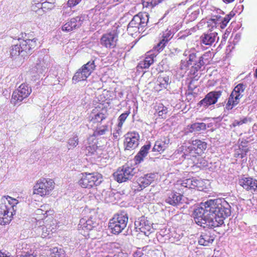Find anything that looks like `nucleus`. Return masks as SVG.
Returning a JSON list of instances; mask_svg holds the SVG:
<instances>
[{"instance_id":"59","label":"nucleus","mask_w":257,"mask_h":257,"mask_svg":"<svg viewBox=\"0 0 257 257\" xmlns=\"http://www.w3.org/2000/svg\"><path fill=\"white\" fill-rule=\"evenodd\" d=\"M143 254L142 252L140 251H136L134 254V257H141L142 255Z\"/></svg>"},{"instance_id":"34","label":"nucleus","mask_w":257,"mask_h":257,"mask_svg":"<svg viewBox=\"0 0 257 257\" xmlns=\"http://www.w3.org/2000/svg\"><path fill=\"white\" fill-rule=\"evenodd\" d=\"M156 57L154 55H149L145 58L143 61H141L138 64V67L142 69L148 68L151 65H152L155 61L154 57Z\"/></svg>"},{"instance_id":"22","label":"nucleus","mask_w":257,"mask_h":257,"mask_svg":"<svg viewBox=\"0 0 257 257\" xmlns=\"http://www.w3.org/2000/svg\"><path fill=\"white\" fill-rule=\"evenodd\" d=\"M217 35L216 32L203 34L200 37L201 43L202 44L210 46L215 42L216 40H218L219 37Z\"/></svg>"},{"instance_id":"2","label":"nucleus","mask_w":257,"mask_h":257,"mask_svg":"<svg viewBox=\"0 0 257 257\" xmlns=\"http://www.w3.org/2000/svg\"><path fill=\"white\" fill-rule=\"evenodd\" d=\"M149 15L140 13L134 16L127 26V31L131 36L138 33L143 34L149 27Z\"/></svg>"},{"instance_id":"61","label":"nucleus","mask_w":257,"mask_h":257,"mask_svg":"<svg viewBox=\"0 0 257 257\" xmlns=\"http://www.w3.org/2000/svg\"><path fill=\"white\" fill-rule=\"evenodd\" d=\"M45 2L46 1V2H49L50 3H53L54 4H55V0H36V2Z\"/></svg>"},{"instance_id":"49","label":"nucleus","mask_w":257,"mask_h":257,"mask_svg":"<svg viewBox=\"0 0 257 257\" xmlns=\"http://www.w3.org/2000/svg\"><path fill=\"white\" fill-rule=\"evenodd\" d=\"M41 6L42 7V10L44 12L51 10L55 6V4L53 3H50L49 2H46V1L43 2L42 5H41Z\"/></svg>"},{"instance_id":"24","label":"nucleus","mask_w":257,"mask_h":257,"mask_svg":"<svg viewBox=\"0 0 257 257\" xmlns=\"http://www.w3.org/2000/svg\"><path fill=\"white\" fill-rule=\"evenodd\" d=\"M18 203V201L9 196H3L1 198V204H5L9 207L10 210L16 213V205Z\"/></svg>"},{"instance_id":"33","label":"nucleus","mask_w":257,"mask_h":257,"mask_svg":"<svg viewBox=\"0 0 257 257\" xmlns=\"http://www.w3.org/2000/svg\"><path fill=\"white\" fill-rule=\"evenodd\" d=\"M170 72L161 75L158 78L160 86L162 88H167L168 85L171 83L170 76Z\"/></svg>"},{"instance_id":"46","label":"nucleus","mask_w":257,"mask_h":257,"mask_svg":"<svg viewBox=\"0 0 257 257\" xmlns=\"http://www.w3.org/2000/svg\"><path fill=\"white\" fill-rule=\"evenodd\" d=\"M193 151H194V150L191 145L188 147L185 146V149L184 151L183 154L182 155V159L183 160L186 158L188 159H190L192 156L191 154Z\"/></svg>"},{"instance_id":"21","label":"nucleus","mask_w":257,"mask_h":257,"mask_svg":"<svg viewBox=\"0 0 257 257\" xmlns=\"http://www.w3.org/2000/svg\"><path fill=\"white\" fill-rule=\"evenodd\" d=\"M48 57L44 56L38 58L37 60L35 68L39 75H45V73L47 72L49 63L47 62Z\"/></svg>"},{"instance_id":"29","label":"nucleus","mask_w":257,"mask_h":257,"mask_svg":"<svg viewBox=\"0 0 257 257\" xmlns=\"http://www.w3.org/2000/svg\"><path fill=\"white\" fill-rule=\"evenodd\" d=\"M240 98L234 95L232 92L229 96L226 103L225 109L227 110H231L234 106L237 105L239 102Z\"/></svg>"},{"instance_id":"43","label":"nucleus","mask_w":257,"mask_h":257,"mask_svg":"<svg viewBox=\"0 0 257 257\" xmlns=\"http://www.w3.org/2000/svg\"><path fill=\"white\" fill-rule=\"evenodd\" d=\"M97 146L95 144L92 145H89L86 147L85 154L86 155L91 156L94 155L96 152Z\"/></svg>"},{"instance_id":"53","label":"nucleus","mask_w":257,"mask_h":257,"mask_svg":"<svg viewBox=\"0 0 257 257\" xmlns=\"http://www.w3.org/2000/svg\"><path fill=\"white\" fill-rule=\"evenodd\" d=\"M166 43V41L162 39V40L155 47V49L158 51L162 50L165 47Z\"/></svg>"},{"instance_id":"50","label":"nucleus","mask_w":257,"mask_h":257,"mask_svg":"<svg viewBox=\"0 0 257 257\" xmlns=\"http://www.w3.org/2000/svg\"><path fill=\"white\" fill-rule=\"evenodd\" d=\"M185 149V146H181V147H179V148L173 153V154L171 156L172 159L177 158L178 155H181V157L182 158V155Z\"/></svg>"},{"instance_id":"52","label":"nucleus","mask_w":257,"mask_h":257,"mask_svg":"<svg viewBox=\"0 0 257 257\" xmlns=\"http://www.w3.org/2000/svg\"><path fill=\"white\" fill-rule=\"evenodd\" d=\"M172 32L170 31H166L163 33L162 40L166 41V42L167 43L169 40L172 38Z\"/></svg>"},{"instance_id":"36","label":"nucleus","mask_w":257,"mask_h":257,"mask_svg":"<svg viewBox=\"0 0 257 257\" xmlns=\"http://www.w3.org/2000/svg\"><path fill=\"white\" fill-rule=\"evenodd\" d=\"M206 129V125L203 122H196L192 124L190 127L191 132H198Z\"/></svg>"},{"instance_id":"31","label":"nucleus","mask_w":257,"mask_h":257,"mask_svg":"<svg viewBox=\"0 0 257 257\" xmlns=\"http://www.w3.org/2000/svg\"><path fill=\"white\" fill-rule=\"evenodd\" d=\"M90 117V122L92 124L100 123L107 117V114L103 113L102 111L96 114L92 112Z\"/></svg>"},{"instance_id":"5","label":"nucleus","mask_w":257,"mask_h":257,"mask_svg":"<svg viewBox=\"0 0 257 257\" xmlns=\"http://www.w3.org/2000/svg\"><path fill=\"white\" fill-rule=\"evenodd\" d=\"M102 181V175L98 173H92L83 175L78 181L79 185L84 188H91L99 185Z\"/></svg>"},{"instance_id":"13","label":"nucleus","mask_w":257,"mask_h":257,"mask_svg":"<svg viewBox=\"0 0 257 257\" xmlns=\"http://www.w3.org/2000/svg\"><path fill=\"white\" fill-rule=\"evenodd\" d=\"M156 175L154 173H149L144 175L143 177L139 178L137 180L138 188L135 190L137 191H141L144 188L150 185L155 180Z\"/></svg>"},{"instance_id":"58","label":"nucleus","mask_w":257,"mask_h":257,"mask_svg":"<svg viewBox=\"0 0 257 257\" xmlns=\"http://www.w3.org/2000/svg\"><path fill=\"white\" fill-rule=\"evenodd\" d=\"M166 108V107L164 106L163 104H159L157 106V108L156 109L157 112L158 113L159 111L162 110L163 109H165Z\"/></svg>"},{"instance_id":"12","label":"nucleus","mask_w":257,"mask_h":257,"mask_svg":"<svg viewBox=\"0 0 257 257\" xmlns=\"http://www.w3.org/2000/svg\"><path fill=\"white\" fill-rule=\"evenodd\" d=\"M139 135L133 132L127 133L125 135L124 145L125 150H133L136 148L139 144Z\"/></svg>"},{"instance_id":"15","label":"nucleus","mask_w":257,"mask_h":257,"mask_svg":"<svg viewBox=\"0 0 257 257\" xmlns=\"http://www.w3.org/2000/svg\"><path fill=\"white\" fill-rule=\"evenodd\" d=\"M15 214V213L10 210L6 205L0 204V224L5 225L9 223Z\"/></svg>"},{"instance_id":"55","label":"nucleus","mask_w":257,"mask_h":257,"mask_svg":"<svg viewBox=\"0 0 257 257\" xmlns=\"http://www.w3.org/2000/svg\"><path fill=\"white\" fill-rule=\"evenodd\" d=\"M239 150L240 152L238 153V156H240V158H243L246 156V153L248 151V149L245 148H243L241 150L240 149H239Z\"/></svg>"},{"instance_id":"10","label":"nucleus","mask_w":257,"mask_h":257,"mask_svg":"<svg viewBox=\"0 0 257 257\" xmlns=\"http://www.w3.org/2000/svg\"><path fill=\"white\" fill-rule=\"evenodd\" d=\"M222 94L221 91H212L208 93L205 97L197 104L198 106L207 108L209 106L215 104Z\"/></svg>"},{"instance_id":"16","label":"nucleus","mask_w":257,"mask_h":257,"mask_svg":"<svg viewBox=\"0 0 257 257\" xmlns=\"http://www.w3.org/2000/svg\"><path fill=\"white\" fill-rule=\"evenodd\" d=\"M82 24L81 17L77 16L71 18L62 27V30L64 32H69L79 28Z\"/></svg>"},{"instance_id":"45","label":"nucleus","mask_w":257,"mask_h":257,"mask_svg":"<svg viewBox=\"0 0 257 257\" xmlns=\"http://www.w3.org/2000/svg\"><path fill=\"white\" fill-rule=\"evenodd\" d=\"M202 66H192L190 70V74L191 75L194 76V78L196 80H198L199 78L198 76V71L200 70Z\"/></svg>"},{"instance_id":"64","label":"nucleus","mask_w":257,"mask_h":257,"mask_svg":"<svg viewBox=\"0 0 257 257\" xmlns=\"http://www.w3.org/2000/svg\"><path fill=\"white\" fill-rule=\"evenodd\" d=\"M104 257H117V256H116V255H113V256H111V255H107L105 256H104Z\"/></svg>"},{"instance_id":"56","label":"nucleus","mask_w":257,"mask_h":257,"mask_svg":"<svg viewBox=\"0 0 257 257\" xmlns=\"http://www.w3.org/2000/svg\"><path fill=\"white\" fill-rule=\"evenodd\" d=\"M168 112V109L166 107L163 109L162 110L159 111L158 114L159 116H161L162 118H165L166 117V114Z\"/></svg>"},{"instance_id":"3","label":"nucleus","mask_w":257,"mask_h":257,"mask_svg":"<svg viewBox=\"0 0 257 257\" xmlns=\"http://www.w3.org/2000/svg\"><path fill=\"white\" fill-rule=\"evenodd\" d=\"M128 222V216L126 213L121 212L114 215L110 219L108 227L112 233L118 234L126 227Z\"/></svg>"},{"instance_id":"51","label":"nucleus","mask_w":257,"mask_h":257,"mask_svg":"<svg viewBox=\"0 0 257 257\" xmlns=\"http://www.w3.org/2000/svg\"><path fill=\"white\" fill-rule=\"evenodd\" d=\"M36 254L34 251L30 250V251H23L20 257H35Z\"/></svg>"},{"instance_id":"54","label":"nucleus","mask_w":257,"mask_h":257,"mask_svg":"<svg viewBox=\"0 0 257 257\" xmlns=\"http://www.w3.org/2000/svg\"><path fill=\"white\" fill-rule=\"evenodd\" d=\"M115 244L113 242L107 243L103 245L104 249H107L108 252H111V250L114 247Z\"/></svg>"},{"instance_id":"40","label":"nucleus","mask_w":257,"mask_h":257,"mask_svg":"<svg viewBox=\"0 0 257 257\" xmlns=\"http://www.w3.org/2000/svg\"><path fill=\"white\" fill-rule=\"evenodd\" d=\"M108 131V125H102L100 127H97L96 130L94 131L93 135L94 137H99L105 134Z\"/></svg>"},{"instance_id":"1","label":"nucleus","mask_w":257,"mask_h":257,"mask_svg":"<svg viewBox=\"0 0 257 257\" xmlns=\"http://www.w3.org/2000/svg\"><path fill=\"white\" fill-rule=\"evenodd\" d=\"M231 213V206L224 198L209 199L194 210V220L204 227L214 228L223 224Z\"/></svg>"},{"instance_id":"4","label":"nucleus","mask_w":257,"mask_h":257,"mask_svg":"<svg viewBox=\"0 0 257 257\" xmlns=\"http://www.w3.org/2000/svg\"><path fill=\"white\" fill-rule=\"evenodd\" d=\"M54 188V183L51 179H39L34 186L33 193L44 196L50 194Z\"/></svg>"},{"instance_id":"28","label":"nucleus","mask_w":257,"mask_h":257,"mask_svg":"<svg viewBox=\"0 0 257 257\" xmlns=\"http://www.w3.org/2000/svg\"><path fill=\"white\" fill-rule=\"evenodd\" d=\"M97 223L94 222L91 218L86 219L81 218L79 221V225L83 229L90 230L96 227Z\"/></svg>"},{"instance_id":"19","label":"nucleus","mask_w":257,"mask_h":257,"mask_svg":"<svg viewBox=\"0 0 257 257\" xmlns=\"http://www.w3.org/2000/svg\"><path fill=\"white\" fill-rule=\"evenodd\" d=\"M215 236L212 230H205L201 232L198 243L200 245L207 246L214 240Z\"/></svg>"},{"instance_id":"20","label":"nucleus","mask_w":257,"mask_h":257,"mask_svg":"<svg viewBox=\"0 0 257 257\" xmlns=\"http://www.w3.org/2000/svg\"><path fill=\"white\" fill-rule=\"evenodd\" d=\"M204 56L200 55L198 52H196L195 50H192V52L189 54V58L187 61L188 65L192 66H203L205 64L204 62Z\"/></svg>"},{"instance_id":"9","label":"nucleus","mask_w":257,"mask_h":257,"mask_svg":"<svg viewBox=\"0 0 257 257\" xmlns=\"http://www.w3.org/2000/svg\"><path fill=\"white\" fill-rule=\"evenodd\" d=\"M152 225L153 223L149 220L147 217L145 216H142L139 218L135 222L136 231L142 232L147 236H148L153 230Z\"/></svg>"},{"instance_id":"18","label":"nucleus","mask_w":257,"mask_h":257,"mask_svg":"<svg viewBox=\"0 0 257 257\" xmlns=\"http://www.w3.org/2000/svg\"><path fill=\"white\" fill-rule=\"evenodd\" d=\"M239 184L247 190L257 191V180L251 177H244L238 181Z\"/></svg>"},{"instance_id":"26","label":"nucleus","mask_w":257,"mask_h":257,"mask_svg":"<svg viewBox=\"0 0 257 257\" xmlns=\"http://www.w3.org/2000/svg\"><path fill=\"white\" fill-rule=\"evenodd\" d=\"M201 184L202 181L200 179L192 178L182 181L181 185L186 188H194L200 186Z\"/></svg>"},{"instance_id":"25","label":"nucleus","mask_w":257,"mask_h":257,"mask_svg":"<svg viewBox=\"0 0 257 257\" xmlns=\"http://www.w3.org/2000/svg\"><path fill=\"white\" fill-rule=\"evenodd\" d=\"M81 0H69L66 6L62 9V15L64 17L69 16L73 13L71 8L77 5Z\"/></svg>"},{"instance_id":"37","label":"nucleus","mask_w":257,"mask_h":257,"mask_svg":"<svg viewBox=\"0 0 257 257\" xmlns=\"http://www.w3.org/2000/svg\"><path fill=\"white\" fill-rule=\"evenodd\" d=\"M245 88L246 85L245 84L239 83L234 87L232 93L241 98L243 96L242 93L244 92Z\"/></svg>"},{"instance_id":"60","label":"nucleus","mask_w":257,"mask_h":257,"mask_svg":"<svg viewBox=\"0 0 257 257\" xmlns=\"http://www.w3.org/2000/svg\"><path fill=\"white\" fill-rule=\"evenodd\" d=\"M45 2L46 1V2H49L50 3H53L54 4H55V0H36V2Z\"/></svg>"},{"instance_id":"8","label":"nucleus","mask_w":257,"mask_h":257,"mask_svg":"<svg viewBox=\"0 0 257 257\" xmlns=\"http://www.w3.org/2000/svg\"><path fill=\"white\" fill-rule=\"evenodd\" d=\"M32 92L31 88L25 83L22 84L16 91L13 92L11 103L15 105L27 98Z\"/></svg>"},{"instance_id":"62","label":"nucleus","mask_w":257,"mask_h":257,"mask_svg":"<svg viewBox=\"0 0 257 257\" xmlns=\"http://www.w3.org/2000/svg\"><path fill=\"white\" fill-rule=\"evenodd\" d=\"M192 52V51H185L184 53V55H185L186 56L187 55L189 56V54H190Z\"/></svg>"},{"instance_id":"41","label":"nucleus","mask_w":257,"mask_h":257,"mask_svg":"<svg viewBox=\"0 0 257 257\" xmlns=\"http://www.w3.org/2000/svg\"><path fill=\"white\" fill-rule=\"evenodd\" d=\"M37 231L39 233L40 232H41V235L42 238L50 237L49 235L51 233V230H50V228H48L45 226L38 227L37 228Z\"/></svg>"},{"instance_id":"23","label":"nucleus","mask_w":257,"mask_h":257,"mask_svg":"<svg viewBox=\"0 0 257 257\" xmlns=\"http://www.w3.org/2000/svg\"><path fill=\"white\" fill-rule=\"evenodd\" d=\"M233 15L234 14L232 15L231 13H230L229 14L225 16V17L224 18H222L220 16H214L211 19V21H212L215 24V25L217 24H220V27L222 29H223L226 26L227 24L229 22L231 18L233 16Z\"/></svg>"},{"instance_id":"17","label":"nucleus","mask_w":257,"mask_h":257,"mask_svg":"<svg viewBox=\"0 0 257 257\" xmlns=\"http://www.w3.org/2000/svg\"><path fill=\"white\" fill-rule=\"evenodd\" d=\"M165 202L169 205L176 206L182 204L184 202V198L180 193L172 191L168 194Z\"/></svg>"},{"instance_id":"35","label":"nucleus","mask_w":257,"mask_h":257,"mask_svg":"<svg viewBox=\"0 0 257 257\" xmlns=\"http://www.w3.org/2000/svg\"><path fill=\"white\" fill-rule=\"evenodd\" d=\"M50 255L51 257H65V252L64 250L61 247H55L50 248Z\"/></svg>"},{"instance_id":"7","label":"nucleus","mask_w":257,"mask_h":257,"mask_svg":"<svg viewBox=\"0 0 257 257\" xmlns=\"http://www.w3.org/2000/svg\"><path fill=\"white\" fill-rule=\"evenodd\" d=\"M136 168L128 165H123L113 173V176L117 182L122 183L130 180L137 172Z\"/></svg>"},{"instance_id":"30","label":"nucleus","mask_w":257,"mask_h":257,"mask_svg":"<svg viewBox=\"0 0 257 257\" xmlns=\"http://www.w3.org/2000/svg\"><path fill=\"white\" fill-rule=\"evenodd\" d=\"M150 144H148L143 146L141 148L140 151L135 157L136 162L139 163L141 162L142 161H143L144 158L147 155L148 153V151L150 150Z\"/></svg>"},{"instance_id":"42","label":"nucleus","mask_w":257,"mask_h":257,"mask_svg":"<svg viewBox=\"0 0 257 257\" xmlns=\"http://www.w3.org/2000/svg\"><path fill=\"white\" fill-rule=\"evenodd\" d=\"M252 121V118L250 117H244L239 120H235L233 123H232V125L233 127H235L238 125H241L243 124H246L249 122H251Z\"/></svg>"},{"instance_id":"48","label":"nucleus","mask_w":257,"mask_h":257,"mask_svg":"<svg viewBox=\"0 0 257 257\" xmlns=\"http://www.w3.org/2000/svg\"><path fill=\"white\" fill-rule=\"evenodd\" d=\"M43 2H36V0H33L32 3L31 10L33 11L37 12L40 9L42 10V7L41 5H42Z\"/></svg>"},{"instance_id":"44","label":"nucleus","mask_w":257,"mask_h":257,"mask_svg":"<svg viewBox=\"0 0 257 257\" xmlns=\"http://www.w3.org/2000/svg\"><path fill=\"white\" fill-rule=\"evenodd\" d=\"M68 144L69 146L68 149L70 150L71 148L76 147L78 144V138L76 135H74L73 137L70 138L68 141Z\"/></svg>"},{"instance_id":"63","label":"nucleus","mask_w":257,"mask_h":257,"mask_svg":"<svg viewBox=\"0 0 257 257\" xmlns=\"http://www.w3.org/2000/svg\"><path fill=\"white\" fill-rule=\"evenodd\" d=\"M234 1V0H223V1L226 4L232 3Z\"/></svg>"},{"instance_id":"38","label":"nucleus","mask_w":257,"mask_h":257,"mask_svg":"<svg viewBox=\"0 0 257 257\" xmlns=\"http://www.w3.org/2000/svg\"><path fill=\"white\" fill-rule=\"evenodd\" d=\"M41 208L38 209L36 210V214L40 216L38 217L39 219H44L45 218L48 214L47 213L49 212L48 210V206L47 205L41 206Z\"/></svg>"},{"instance_id":"6","label":"nucleus","mask_w":257,"mask_h":257,"mask_svg":"<svg viewBox=\"0 0 257 257\" xmlns=\"http://www.w3.org/2000/svg\"><path fill=\"white\" fill-rule=\"evenodd\" d=\"M95 67L94 61L88 62L75 73L72 78L73 81L76 83L86 80L95 69Z\"/></svg>"},{"instance_id":"11","label":"nucleus","mask_w":257,"mask_h":257,"mask_svg":"<svg viewBox=\"0 0 257 257\" xmlns=\"http://www.w3.org/2000/svg\"><path fill=\"white\" fill-rule=\"evenodd\" d=\"M37 39H36L25 40L19 39V47H20L22 51V57H25L32 54L37 47Z\"/></svg>"},{"instance_id":"14","label":"nucleus","mask_w":257,"mask_h":257,"mask_svg":"<svg viewBox=\"0 0 257 257\" xmlns=\"http://www.w3.org/2000/svg\"><path fill=\"white\" fill-rule=\"evenodd\" d=\"M117 36L114 33L104 34L101 39L100 44L106 48H113L116 45Z\"/></svg>"},{"instance_id":"57","label":"nucleus","mask_w":257,"mask_h":257,"mask_svg":"<svg viewBox=\"0 0 257 257\" xmlns=\"http://www.w3.org/2000/svg\"><path fill=\"white\" fill-rule=\"evenodd\" d=\"M121 127H119L117 126V129L116 130L115 132L113 133V137L115 139H117L118 137L121 134Z\"/></svg>"},{"instance_id":"39","label":"nucleus","mask_w":257,"mask_h":257,"mask_svg":"<svg viewBox=\"0 0 257 257\" xmlns=\"http://www.w3.org/2000/svg\"><path fill=\"white\" fill-rule=\"evenodd\" d=\"M21 49V48L19 47V43L12 46L10 50L11 56L16 58L20 55L22 57V51Z\"/></svg>"},{"instance_id":"47","label":"nucleus","mask_w":257,"mask_h":257,"mask_svg":"<svg viewBox=\"0 0 257 257\" xmlns=\"http://www.w3.org/2000/svg\"><path fill=\"white\" fill-rule=\"evenodd\" d=\"M130 113V112L129 111H126L120 115V116L118 118V126L122 127L123 122L125 121V119H126Z\"/></svg>"},{"instance_id":"32","label":"nucleus","mask_w":257,"mask_h":257,"mask_svg":"<svg viewBox=\"0 0 257 257\" xmlns=\"http://www.w3.org/2000/svg\"><path fill=\"white\" fill-rule=\"evenodd\" d=\"M169 143V140L165 139V140H162L157 141L153 148V151L159 152H163L168 147Z\"/></svg>"},{"instance_id":"27","label":"nucleus","mask_w":257,"mask_h":257,"mask_svg":"<svg viewBox=\"0 0 257 257\" xmlns=\"http://www.w3.org/2000/svg\"><path fill=\"white\" fill-rule=\"evenodd\" d=\"M191 145L194 151H196L197 154L203 153L207 148L206 143L199 140H192Z\"/></svg>"}]
</instances>
